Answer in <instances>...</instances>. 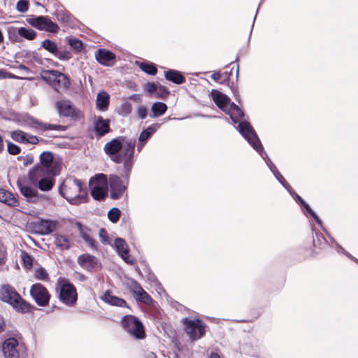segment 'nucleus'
Returning <instances> with one entry per match:
<instances>
[{
    "instance_id": "7ed1b4c3",
    "label": "nucleus",
    "mask_w": 358,
    "mask_h": 358,
    "mask_svg": "<svg viewBox=\"0 0 358 358\" xmlns=\"http://www.w3.org/2000/svg\"><path fill=\"white\" fill-rule=\"evenodd\" d=\"M0 299L10 304L17 311L26 313L30 311L31 305L24 301L17 291L9 285H3L0 291Z\"/></svg>"
},
{
    "instance_id": "680f3d73",
    "label": "nucleus",
    "mask_w": 358,
    "mask_h": 358,
    "mask_svg": "<svg viewBox=\"0 0 358 358\" xmlns=\"http://www.w3.org/2000/svg\"><path fill=\"white\" fill-rule=\"evenodd\" d=\"M129 99L138 102L141 101V96L139 94H132L131 96H129Z\"/></svg>"
},
{
    "instance_id": "39448f33",
    "label": "nucleus",
    "mask_w": 358,
    "mask_h": 358,
    "mask_svg": "<svg viewBox=\"0 0 358 358\" xmlns=\"http://www.w3.org/2000/svg\"><path fill=\"white\" fill-rule=\"evenodd\" d=\"M91 195L96 201L103 200L107 195V177L103 173L96 174L90 180Z\"/></svg>"
},
{
    "instance_id": "a211bd4d",
    "label": "nucleus",
    "mask_w": 358,
    "mask_h": 358,
    "mask_svg": "<svg viewBox=\"0 0 358 358\" xmlns=\"http://www.w3.org/2000/svg\"><path fill=\"white\" fill-rule=\"evenodd\" d=\"M211 96L216 106L223 112H229V108L232 102L230 98L217 90L211 91Z\"/></svg>"
},
{
    "instance_id": "5701e85b",
    "label": "nucleus",
    "mask_w": 358,
    "mask_h": 358,
    "mask_svg": "<svg viewBox=\"0 0 358 358\" xmlns=\"http://www.w3.org/2000/svg\"><path fill=\"white\" fill-rule=\"evenodd\" d=\"M34 227L41 234H48L55 231L56 222L50 220H41L34 223Z\"/></svg>"
},
{
    "instance_id": "4468645a",
    "label": "nucleus",
    "mask_w": 358,
    "mask_h": 358,
    "mask_svg": "<svg viewBox=\"0 0 358 358\" xmlns=\"http://www.w3.org/2000/svg\"><path fill=\"white\" fill-rule=\"evenodd\" d=\"M30 294L39 306H46L49 303L50 294L41 283L34 284L30 289Z\"/></svg>"
},
{
    "instance_id": "c03bdc74",
    "label": "nucleus",
    "mask_w": 358,
    "mask_h": 358,
    "mask_svg": "<svg viewBox=\"0 0 358 358\" xmlns=\"http://www.w3.org/2000/svg\"><path fill=\"white\" fill-rule=\"evenodd\" d=\"M8 38L13 42H20L21 41V36L18 34V28L10 27L8 30Z\"/></svg>"
},
{
    "instance_id": "e433bc0d",
    "label": "nucleus",
    "mask_w": 358,
    "mask_h": 358,
    "mask_svg": "<svg viewBox=\"0 0 358 358\" xmlns=\"http://www.w3.org/2000/svg\"><path fill=\"white\" fill-rule=\"evenodd\" d=\"M140 69L148 75L154 76L157 73V69L153 63L140 62Z\"/></svg>"
},
{
    "instance_id": "1a4fd4ad",
    "label": "nucleus",
    "mask_w": 358,
    "mask_h": 358,
    "mask_svg": "<svg viewBox=\"0 0 358 358\" xmlns=\"http://www.w3.org/2000/svg\"><path fill=\"white\" fill-rule=\"evenodd\" d=\"M27 348L15 338H8L2 344V351L5 358H20L26 353Z\"/></svg>"
},
{
    "instance_id": "338daca9",
    "label": "nucleus",
    "mask_w": 358,
    "mask_h": 358,
    "mask_svg": "<svg viewBox=\"0 0 358 358\" xmlns=\"http://www.w3.org/2000/svg\"><path fill=\"white\" fill-rule=\"evenodd\" d=\"M312 217L314 218V220L318 223L321 224V220L318 217V216L315 214V213L312 215Z\"/></svg>"
},
{
    "instance_id": "a18cd8bd",
    "label": "nucleus",
    "mask_w": 358,
    "mask_h": 358,
    "mask_svg": "<svg viewBox=\"0 0 358 358\" xmlns=\"http://www.w3.org/2000/svg\"><path fill=\"white\" fill-rule=\"evenodd\" d=\"M23 265L25 268L30 269L33 265V259L27 252L22 251L21 254Z\"/></svg>"
},
{
    "instance_id": "58836bf2",
    "label": "nucleus",
    "mask_w": 358,
    "mask_h": 358,
    "mask_svg": "<svg viewBox=\"0 0 358 358\" xmlns=\"http://www.w3.org/2000/svg\"><path fill=\"white\" fill-rule=\"evenodd\" d=\"M34 276L36 280H42V281H48L49 280L48 273H47L46 270L43 267L36 268L34 271Z\"/></svg>"
},
{
    "instance_id": "f257e3e1",
    "label": "nucleus",
    "mask_w": 358,
    "mask_h": 358,
    "mask_svg": "<svg viewBox=\"0 0 358 358\" xmlns=\"http://www.w3.org/2000/svg\"><path fill=\"white\" fill-rule=\"evenodd\" d=\"M136 140L118 136L106 143L103 150L110 159L117 164L123 163L124 176L129 178L134 160Z\"/></svg>"
},
{
    "instance_id": "c756f323",
    "label": "nucleus",
    "mask_w": 358,
    "mask_h": 358,
    "mask_svg": "<svg viewBox=\"0 0 358 358\" xmlns=\"http://www.w3.org/2000/svg\"><path fill=\"white\" fill-rule=\"evenodd\" d=\"M33 123H34V127L36 129H41L43 131H47V130L65 131L66 130L65 126L59 125V124L43 123V122H40L37 120H34Z\"/></svg>"
},
{
    "instance_id": "774afa93",
    "label": "nucleus",
    "mask_w": 358,
    "mask_h": 358,
    "mask_svg": "<svg viewBox=\"0 0 358 358\" xmlns=\"http://www.w3.org/2000/svg\"><path fill=\"white\" fill-rule=\"evenodd\" d=\"M209 358H220V357L217 353L212 352L210 354Z\"/></svg>"
},
{
    "instance_id": "412c9836",
    "label": "nucleus",
    "mask_w": 358,
    "mask_h": 358,
    "mask_svg": "<svg viewBox=\"0 0 358 358\" xmlns=\"http://www.w3.org/2000/svg\"><path fill=\"white\" fill-rule=\"evenodd\" d=\"M78 264L87 271H92L98 264V259L90 254H83L78 257Z\"/></svg>"
},
{
    "instance_id": "9d476101",
    "label": "nucleus",
    "mask_w": 358,
    "mask_h": 358,
    "mask_svg": "<svg viewBox=\"0 0 358 358\" xmlns=\"http://www.w3.org/2000/svg\"><path fill=\"white\" fill-rule=\"evenodd\" d=\"M27 22L40 31L56 34L59 31V26L52 22L48 16L31 15L27 18Z\"/></svg>"
},
{
    "instance_id": "bf43d9fd",
    "label": "nucleus",
    "mask_w": 358,
    "mask_h": 358,
    "mask_svg": "<svg viewBox=\"0 0 358 358\" xmlns=\"http://www.w3.org/2000/svg\"><path fill=\"white\" fill-rule=\"evenodd\" d=\"M6 329V322L2 317L0 316V334Z\"/></svg>"
},
{
    "instance_id": "423d86ee",
    "label": "nucleus",
    "mask_w": 358,
    "mask_h": 358,
    "mask_svg": "<svg viewBox=\"0 0 358 358\" xmlns=\"http://www.w3.org/2000/svg\"><path fill=\"white\" fill-rule=\"evenodd\" d=\"M238 127L240 133L247 139L253 148L261 155L262 158L264 159L266 157L267 158L268 156L264 151L262 143L250 124L246 121H243L239 123Z\"/></svg>"
},
{
    "instance_id": "e2e57ef3",
    "label": "nucleus",
    "mask_w": 358,
    "mask_h": 358,
    "mask_svg": "<svg viewBox=\"0 0 358 358\" xmlns=\"http://www.w3.org/2000/svg\"><path fill=\"white\" fill-rule=\"evenodd\" d=\"M5 253L0 249V266L4 263Z\"/></svg>"
},
{
    "instance_id": "4c0bfd02",
    "label": "nucleus",
    "mask_w": 358,
    "mask_h": 358,
    "mask_svg": "<svg viewBox=\"0 0 358 358\" xmlns=\"http://www.w3.org/2000/svg\"><path fill=\"white\" fill-rule=\"evenodd\" d=\"M27 133L22 130H15L11 132L10 136L16 142L25 143Z\"/></svg>"
},
{
    "instance_id": "72a5a7b5",
    "label": "nucleus",
    "mask_w": 358,
    "mask_h": 358,
    "mask_svg": "<svg viewBox=\"0 0 358 358\" xmlns=\"http://www.w3.org/2000/svg\"><path fill=\"white\" fill-rule=\"evenodd\" d=\"M56 246L62 250L70 248L69 239L63 235H57L55 239Z\"/></svg>"
},
{
    "instance_id": "6e6552de",
    "label": "nucleus",
    "mask_w": 358,
    "mask_h": 358,
    "mask_svg": "<svg viewBox=\"0 0 358 358\" xmlns=\"http://www.w3.org/2000/svg\"><path fill=\"white\" fill-rule=\"evenodd\" d=\"M122 324L123 328L136 339H143L145 337L143 325L136 316L132 315L124 316Z\"/></svg>"
},
{
    "instance_id": "49530a36",
    "label": "nucleus",
    "mask_w": 358,
    "mask_h": 358,
    "mask_svg": "<svg viewBox=\"0 0 358 358\" xmlns=\"http://www.w3.org/2000/svg\"><path fill=\"white\" fill-rule=\"evenodd\" d=\"M69 44L77 52H81L84 48L83 42L77 38L69 39Z\"/></svg>"
},
{
    "instance_id": "ddd939ff",
    "label": "nucleus",
    "mask_w": 358,
    "mask_h": 358,
    "mask_svg": "<svg viewBox=\"0 0 358 358\" xmlns=\"http://www.w3.org/2000/svg\"><path fill=\"white\" fill-rule=\"evenodd\" d=\"M59 298L65 305L69 306H74L78 299V294L75 286L70 282L64 283L60 288Z\"/></svg>"
},
{
    "instance_id": "c85d7f7f",
    "label": "nucleus",
    "mask_w": 358,
    "mask_h": 358,
    "mask_svg": "<svg viewBox=\"0 0 358 358\" xmlns=\"http://www.w3.org/2000/svg\"><path fill=\"white\" fill-rule=\"evenodd\" d=\"M110 96L106 92H101L97 94L96 97V108L102 111L108 109L109 105Z\"/></svg>"
},
{
    "instance_id": "0e129e2a",
    "label": "nucleus",
    "mask_w": 358,
    "mask_h": 358,
    "mask_svg": "<svg viewBox=\"0 0 358 358\" xmlns=\"http://www.w3.org/2000/svg\"><path fill=\"white\" fill-rule=\"evenodd\" d=\"M305 208L311 216L315 213V212L310 208V207L308 205H306Z\"/></svg>"
},
{
    "instance_id": "aec40b11",
    "label": "nucleus",
    "mask_w": 358,
    "mask_h": 358,
    "mask_svg": "<svg viewBox=\"0 0 358 358\" xmlns=\"http://www.w3.org/2000/svg\"><path fill=\"white\" fill-rule=\"evenodd\" d=\"M95 57L101 65L111 66L113 65L115 55L112 52L106 49H99L95 53Z\"/></svg>"
},
{
    "instance_id": "c9c22d12",
    "label": "nucleus",
    "mask_w": 358,
    "mask_h": 358,
    "mask_svg": "<svg viewBox=\"0 0 358 358\" xmlns=\"http://www.w3.org/2000/svg\"><path fill=\"white\" fill-rule=\"evenodd\" d=\"M41 46L47 51H48L50 53L52 54L55 57L56 55V53L58 50L59 47L57 45L52 41L50 39H45L44 40L42 43Z\"/></svg>"
},
{
    "instance_id": "3c124183",
    "label": "nucleus",
    "mask_w": 358,
    "mask_h": 358,
    "mask_svg": "<svg viewBox=\"0 0 358 358\" xmlns=\"http://www.w3.org/2000/svg\"><path fill=\"white\" fill-rule=\"evenodd\" d=\"M99 236L101 242L103 245H108V244H110V241H109V238H108V232L106 230V229L101 228L99 230Z\"/></svg>"
},
{
    "instance_id": "b1692460",
    "label": "nucleus",
    "mask_w": 358,
    "mask_h": 358,
    "mask_svg": "<svg viewBox=\"0 0 358 358\" xmlns=\"http://www.w3.org/2000/svg\"><path fill=\"white\" fill-rule=\"evenodd\" d=\"M0 201L10 207H17L20 206L17 196L3 188H0Z\"/></svg>"
},
{
    "instance_id": "69168bd1",
    "label": "nucleus",
    "mask_w": 358,
    "mask_h": 358,
    "mask_svg": "<svg viewBox=\"0 0 358 358\" xmlns=\"http://www.w3.org/2000/svg\"><path fill=\"white\" fill-rule=\"evenodd\" d=\"M6 78V72L3 69H0V79H3Z\"/></svg>"
},
{
    "instance_id": "37998d69",
    "label": "nucleus",
    "mask_w": 358,
    "mask_h": 358,
    "mask_svg": "<svg viewBox=\"0 0 358 358\" xmlns=\"http://www.w3.org/2000/svg\"><path fill=\"white\" fill-rule=\"evenodd\" d=\"M121 211L117 208H113L108 213V217L113 223H116L120 217Z\"/></svg>"
},
{
    "instance_id": "8fccbe9b",
    "label": "nucleus",
    "mask_w": 358,
    "mask_h": 358,
    "mask_svg": "<svg viewBox=\"0 0 358 358\" xmlns=\"http://www.w3.org/2000/svg\"><path fill=\"white\" fill-rule=\"evenodd\" d=\"M29 5L28 0H19L16 4V9L20 13H25L29 9Z\"/></svg>"
},
{
    "instance_id": "09e8293b",
    "label": "nucleus",
    "mask_w": 358,
    "mask_h": 358,
    "mask_svg": "<svg viewBox=\"0 0 358 358\" xmlns=\"http://www.w3.org/2000/svg\"><path fill=\"white\" fill-rule=\"evenodd\" d=\"M7 150L10 155H16L20 153L21 148L12 142L7 141Z\"/></svg>"
},
{
    "instance_id": "f03ea898",
    "label": "nucleus",
    "mask_w": 358,
    "mask_h": 358,
    "mask_svg": "<svg viewBox=\"0 0 358 358\" xmlns=\"http://www.w3.org/2000/svg\"><path fill=\"white\" fill-rule=\"evenodd\" d=\"M59 192L71 204L79 205L89 200L87 192L83 191L82 181L75 178L65 180L60 185Z\"/></svg>"
},
{
    "instance_id": "de8ad7c7",
    "label": "nucleus",
    "mask_w": 358,
    "mask_h": 358,
    "mask_svg": "<svg viewBox=\"0 0 358 358\" xmlns=\"http://www.w3.org/2000/svg\"><path fill=\"white\" fill-rule=\"evenodd\" d=\"M155 94L157 98L164 99L169 95L170 92L166 87L159 85L157 86Z\"/></svg>"
},
{
    "instance_id": "5fc2aeb1",
    "label": "nucleus",
    "mask_w": 358,
    "mask_h": 358,
    "mask_svg": "<svg viewBox=\"0 0 358 358\" xmlns=\"http://www.w3.org/2000/svg\"><path fill=\"white\" fill-rule=\"evenodd\" d=\"M38 142H39V139L38 138L37 136H33V135L29 134L27 133V136L25 143L36 145V144L38 143Z\"/></svg>"
},
{
    "instance_id": "a19ab883",
    "label": "nucleus",
    "mask_w": 358,
    "mask_h": 358,
    "mask_svg": "<svg viewBox=\"0 0 358 358\" xmlns=\"http://www.w3.org/2000/svg\"><path fill=\"white\" fill-rule=\"evenodd\" d=\"M131 111H132V106L128 101H126V102L123 103L122 104H121V106L117 109V113L123 117L127 116L128 115H129L131 113Z\"/></svg>"
},
{
    "instance_id": "2f4dec72",
    "label": "nucleus",
    "mask_w": 358,
    "mask_h": 358,
    "mask_svg": "<svg viewBox=\"0 0 358 358\" xmlns=\"http://www.w3.org/2000/svg\"><path fill=\"white\" fill-rule=\"evenodd\" d=\"M159 127L160 124L155 123L143 130L138 137L139 142H145Z\"/></svg>"
},
{
    "instance_id": "f3484780",
    "label": "nucleus",
    "mask_w": 358,
    "mask_h": 358,
    "mask_svg": "<svg viewBox=\"0 0 358 358\" xmlns=\"http://www.w3.org/2000/svg\"><path fill=\"white\" fill-rule=\"evenodd\" d=\"M109 185L110 188V197L113 199H120L126 189V187L124 185L122 180L116 175L110 176Z\"/></svg>"
},
{
    "instance_id": "cd10ccee",
    "label": "nucleus",
    "mask_w": 358,
    "mask_h": 358,
    "mask_svg": "<svg viewBox=\"0 0 358 358\" xmlns=\"http://www.w3.org/2000/svg\"><path fill=\"white\" fill-rule=\"evenodd\" d=\"M268 166H269L271 171L273 172L275 178L278 179V180L282 184V185L287 189L291 194L293 191L292 187L289 185V184L286 181V180L284 178V177L280 174V173L277 169L276 166L271 162L269 159H268V161L266 162Z\"/></svg>"
},
{
    "instance_id": "13d9d810",
    "label": "nucleus",
    "mask_w": 358,
    "mask_h": 358,
    "mask_svg": "<svg viewBox=\"0 0 358 358\" xmlns=\"http://www.w3.org/2000/svg\"><path fill=\"white\" fill-rule=\"evenodd\" d=\"M57 19L59 22H68L69 21V16L65 13H59L57 14Z\"/></svg>"
},
{
    "instance_id": "dca6fc26",
    "label": "nucleus",
    "mask_w": 358,
    "mask_h": 358,
    "mask_svg": "<svg viewBox=\"0 0 358 358\" xmlns=\"http://www.w3.org/2000/svg\"><path fill=\"white\" fill-rule=\"evenodd\" d=\"M55 106L60 116L67 117H78L79 116V110L69 99L58 101Z\"/></svg>"
},
{
    "instance_id": "f704fd0d",
    "label": "nucleus",
    "mask_w": 358,
    "mask_h": 358,
    "mask_svg": "<svg viewBox=\"0 0 358 358\" xmlns=\"http://www.w3.org/2000/svg\"><path fill=\"white\" fill-rule=\"evenodd\" d=\"M18 34L20 35L21 38L29 41L34 40L37 36L36 32L34 29H27L26 27L18 28Z\"/></svg>"
},
{
    "instance_id": "2eb2a0df",
    "label": "nucleus",
    "mask_w": 358,
    "mask_h": 358,
    "mask_svg": "<svg viewBox=\"0 0 358 358\" xmlns=\"http://www.w3.org/2000/svg\"><path fill=\"white\" fill-rule=\"evenodd\" d=\"M43 78L52 81L59 88L67 89L71 85L69 77L57 70L44 71Z\"/></svg>"
},
{
    "instance_id": "052dcab7",
    "label": "nucleus",
    "mask_w": 358,
    "mask_h": 358,
    "mask_svg": "<svg viewBox=\"0 0 358 358\" xmlns=\"http://www.w3.org/2000/svg\"><path fill=\"white\" fill-rule=\"evenodd\" d=\"M221 78V74L219 72H215L211 75V78L214 80H218Z\"/></svg>"
},
{
    "instance_id": "a878e982",
    "label": "nucleus",
    "mask_w": 358,
    "mask_h": 358,
    "mask_svg": "<svg viewBox=\"0 0 358 358\" xmlns=\"http://www.w3.org/2000/svg\"><path fill=\"white\" fill-rule=\"evenodd\" d=\"M76 227L83 239L90 245V247L93 249H96V241L94 240L87 233L89 229L86 227H84V226L78 222H76Z\"/></svg>"
},
{
    "instance_id": "bb28decb",
    "label": "nucleus",
    "mask_w": 358,
    "mask_h": 358,
    "mask_svg": "<svg viewBox=\"0 0 358 358\" xmlns=\"http://www.w3.org/2000/svg\"><path fill=\"white\" fill-rule=\"evenodd\" d=\"M164 76L166 80L178 85L182 84L186 80L181 72L173 69L165 71Z\"/></svg>"
},
{
    "instance_id": "4be33fe9",
    "label": "nucleus",
    "mask_w": 358,
    "mask_h": 358,
    "mask_svg": "<svg viewBox=\"0 0 358 358\" xmlns=\"http://www.w3.org/2000/svg\"><path fill=\"white\" fill-rule=\"evenodd\" d=\"M94 132L96 137H102L110 131V120L99 116L94 122Z\"/></svg>"
},
{
    "instance_id": "7c9ffc66",
    "label": "nucleus",
    "mask_w": 358,
    "mask_h": 358,
    "mask_svg": "<svg viewBox=\"0 0 358 358\" xmlns=\"http://www.w3.org/2000/svg\"><path fill=\"white\" fill-rule=\"evenodd\" d=\"M229 112H225L226 114L229 115L232 121L236 123L238 120L244 116V113L237 105L232 102L229 108Z\"/></svg>"
},
{
    "instance_id": "6ab92c4d",
    "label": "nucleus",
    "mask_w": 358,
    "mask_h": 358,
    "mask_svg": "<svg viewBox=\"0 0 358 358\" xmlns=\"http://www.w3.org/2000/svg\"><path fill=\"white\" fill-rule=\"evenodd\" d=\"M115 247L117 252L121 256V257L127 263L134 264L135 259L129 255L128 245L124 239L122 238H116L115 239Z\"/></svg>"
},
{
    "instance_id": "603ef678",
    "label": "nucleus",
    "mask_w": 358,
    "mask_h": 358,
    "mask_svg": "<svg viewBox=\"0 0 358 358\" xmlns=\"http://www.w3.org/2000/svg\"><path fill=\"white\" fill-rule=\"evenodd\" d=\"M157 85L154 83L148 82L144 85V90L150 95L153 94L157 91Z\"/></svg>"
},
{
    "instance_id": "864d4df0",
    "label": "nucleus",
    "mask_w": 358,
    "mask_h": 358,
    "mask_svg": "<svg viewBox=\"0 0 358 358\" xmlns=\"http://www.w3.org/2000/svg\"><path fill=\"white\" fill-rule=\"evenodd\" d=\"M142 289L143 287L136 280H132L131 282L130 290L133 294L136 295Z\"/></svg>"
},
{
    "instance_id": "393cba45",
    "label": "nucleus",
    "mask_w": 358,
    "mask_h": 358,
    "mask_svg": "<svg viewBox=\"0 0 358 358\" xmlns=\"http://www.w3.org/2000/svg\"><path fill=\"white\" fill-rule=\"evenodd\" d=\"M101 299L112 306H115L118 307H127V303L126 301L122 298L113 296L111 294L109 290H107L103 296L101 297Z\"/></svg>"
},
{
    "instance_id": "6e6d98bb",
    "label": "nucleus",
    "mask_w": 358,
    "mask_h": 358,
    "mask_svg": "<svg viewBox=\"0 0 358 358\" xmlns=\"http://www.w3.org/2000/svg\"><path fill=\"white\" fill-rule=\"evenodd\" d=\"M34 155L32 154H27L26 156H24L23 164L24 166H27L29 165L32 164L34 163Z\"/></svg>"
},
{
    "instance_id": "9b49d317",
    "label": "nucleus",
    "mask_w": 358,
    "mask_h": 358,
    "mask_svg": "<svg viewBox=\"0 0 358 358\" xmlns=\"http://www.w3.org/2000/svg\"><path fill=\"white\" fill-rule=\"evenodd\" d=\"M185 331L192 341L201 338L206 333V325L200 320L185 318Z\"/></svg>"
},
{
    "instance_id": "4d7b16f0",
    "label": "nucleus",
    "mask_w": 358,
    "mask_h": 358,
    "mask_svg": "<svg viewBox=\"0 0 358 358\" xmlns=\"http://www.w3.org/2000/svg\"><path fill=\"white\" fill-rule=\"evenodd\" d=\"M148 114V110L145 106H141L138 109V115L141 119H145Z\"/></svg>"
},
{
    "instance_id": "473e14b6",
    "label": "nucleus",
    "mask_w": 358,
    "mask_h": 358,
    "mask_svg": "<svg viewBox=\"0 0 358 358\" xmlns=\"http://www.w3.org/2000/svg\"><path fill=\"white\" fill-rule=\"evenodd\" d=\"M167 110V106L162 102L155 103L151 108L154 117H159L164 115Z\"/></svg>"
},
{
    "instance_id": "0eeeda50",
    "label": "nucleus",
    "mask_w": 358,
    "mask_h": 358,
    "mask_svg": "<svg viewBox=\"0 0 358 358\" xmlns=\"http://www.w3.org/2000/svg\"><path fill=\"white\" fill-rule=\"evenodd\" d=\"M55 176L48 175L45 173L29 171L28 173V179L31 184L43 192H48L52 189Z\"/></svg>"
},
{
    "instance_id": "ea45409f",
    "label": "nucleus",
    "mask_w": 358,
    "mask_h": 358,
    "mask_svg": "<svg viewBox=\"0 0 358 358\" xmlns=\"http://www.w3.org/2000/svg\"><path fill=\"white\" fill-rule=\"evenodd\" d=\"M55 57L62 61H68L72 57V54L71 51L66 49L62 50V48L59 47L56 53Z\"/></svg>"
},
{
    "instance_id": "79ce46f5",
    "label": "nucleus",
    "mask_w": 358,
    "mask_h": 358,
    "mask_svg": "<svg viewBox=\"0 0 358 358\" xmlns=\"http://www.w3.org/2000/svg\"><path fill=\"white\" fill-rule=\"evenodd\" d=\"M136 296H137V300L141 303H145V304L150 305L152 302V299L143 289H142L136 294Z\"/></svg>"
},
{
    "instance_id": "20e7f679",
    "label": "nucleus",
    "mask_w": 358,
    "mask_h": 358,
    "mask_svg": "<svg viewBox=\"0 0 358 358\" xmlns=\"http://www.w3.org/2000/svg\"><path fill=\"white\" fill-rule=\"evenodd\" d=\"M61 171V164L55 160L53 153L44 151L39 156V163L34 165L29 172L45 173L50 176H58Z\"/></svg>"
},
{
    "instance_id": "f8f14e48",
    "label": "nucleus",
    "mask_w": 358,
    "mask_h": 358,
    "mask_svg": "<svg viewBox=\"0 0 358 358\" xmlns=\"http://www.w3.org/2000/svg\"><path fill=\"white\" fill-rule=\"evenodd\" d=\"M17 187L20 193L26 198L29 203H37L43 200H48V197L40 194L36 187H31L17 181Z\"/></svg>"
}]
</instances>
